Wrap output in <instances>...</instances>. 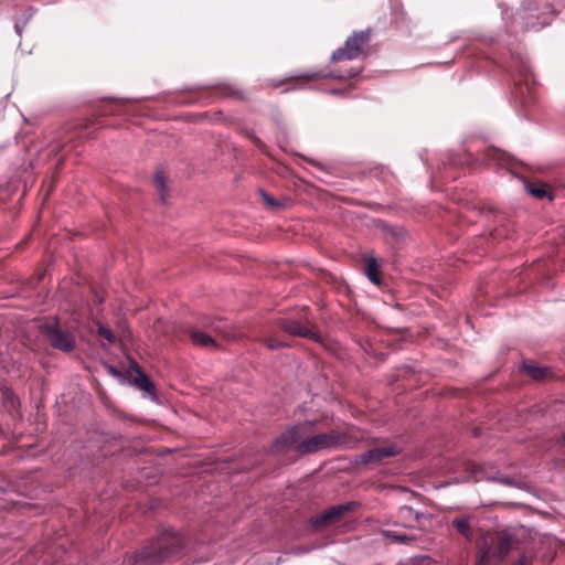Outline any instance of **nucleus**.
Wrapping results in <instances>:
<instances>
[{
	"label": "nucleus",
	"mask_w": 565,
	"mask_h": 565,
	"mask_svg": "<svg viewBox=\"0 0 565 565\" xmlns=\"http://www.w3.org/2000/svg\"><path fill=\"white\" fill-rule=\"evenodd\" d=\"M312 422H305L285 431L275 443L277 451L292 448L299 454H313L321 450L338 448L345 443L343 434L337 430L317 433Z\"/></svg>",
	"instance_id": "f257e3e1"
},
{
	"label": "nucleus",
	"mask_w": 565,
	"mask_h": 565,
	"mask_svg": "<svg viewBox=\"0 0 565 565\" xmlns=\"http://www.w3.org/2000/svg\"><path fill=\"white\" fill-rule=\"evenodd\" d=\"M177 533L170 531L163 534L159 542L152 544L143 548L142 551L136 553L134 555L132 562L138 563H149V564H158L168 562V555L170 554V550L168 548V543L177 540Z\"/></svg>",
	"instance_id": "f03ea898"
},
{
	"label": "nucleus",
	"mask_w": 565,
	"mask_h": 565,
	"mask_svg": "<svg viewBox=\"0 0 565 565\" xmlns=\"http://www.w3.org/2000/svg\"><path fill=\"white\" fill-rule=\"evenodd\" d=\"M488 544H499L501 550V561L518 546V539L514 534L502 531L497 533H483L477 541V548L479 551H486Z\"/></svg>",
	"instance_id": "7ed1b4c3"
},
{
	"label": "nucleus",
	"mask_w": 565,
	"mask_h": 565,
	"mask_svg": "<svg viewBox=\"0 0 565 565\" xmlns=\"http://www.w3.org/2000/svg\"><path fill=\"white\" fill-rule=\"evenodd\" d=\"M367 33L361 32L354 34L345 42L344 47L339 49L332 54V60H352L362 53L364 44L367 42Z\"/></svg>",
	"instance_id": "20e7f679"
},
{
	"label": "nucleus",
	"mask_w": 565,
	"mask_h": 565,
	"mask_svg": "<svg viewBox=\"0 0 565 565\" xmlns=\"http://www.w3.org/2000/svg\"><path fill=\"white\" fill-rule=\"evenodd\" d=\"M353 505V503H345L326 510L323 513L311 519L310 522L312 527L323 529L334 524L335 522L340 521L347 512L351 511Z\"/></svg>",
	"instance_id": "39448f33"
},
{
	"label": "nucleus",
	"mask_w": 565,
	"mask_h": 565,
	"mask_svg": "<svg viewBox=\"0 0 565 565\" xmlns=\"http://www.w3.org/2000/svg\"><path fill=\"white\" fill-rule=\"evenodd\" d=\"M399 452V449L395 446H385L383 448H375L362 454L356 459L358 463H371V462H380L384 458L392 457Z\"/></svg>",
	"instance_id": "423d86ee"
},
{
	"label": "nucleus",
	"mask_w": 565,
	"mask_h": 565,
	"mask_svg": "<svg viewBox=\"0 0 565 565\" xmlns=\"http://www.w3.org/2000/svg\"><path fill=\"white\" fill-rule=\"evenodd\" d=\"M47 338L54 348H58L63 351H71L74 347L73 337L58 329H49Z\"/></svg>",
	"instance_id": "0eeeda50"
},
{
	"label": "nucleus",
	"mask_w": 565,
	"mask_h": 565,
	"mask_svg": "<svg viewBox=\"0 0 565 565\" xmlns=\"http://www.w3.org/2000/svg\"><path fill=\"white\" fill-rule=\"evenodd\" d=\"M382 535L391 543L395 544L409 545L417 540V536L415 534L407 533L404 531H383Z\"/></svg>",
	"instance_id": "6e6552de"
},
{
	"label": "nucleus",
	"mask_w": 565,
	"mask_h": 565,
	"mask_svg": "<svg viewBox=\"0 0 565 565\" xmlns=\"http://www.w3.org/2000/svg\"><path fill=\"white\" fill-rule=\"evenodd\" d=\"M282 329L292 335H299L305 338H312L318 340V335L315 331L301 326L299 322L290 320L284 323Z\"/></svg>",
	"instance_id": "1a4fd4ad"
},
{
	"label": "nucleus",
	"mask_w": 565,
	"mask_h": 565,
	"mask_svg": "<svg viewBox=\"0 0 565 565\" xmlns=\"http://www.w3.org/2000/svg\"><path fill=\"white\" fill-rule=\"evenodd\" d=\"M501 547L499 544H488L486 551L478 550V557L481 562H501Z\"/></svg>",
	"instance_id": "9d476101"
},
{
	"label": "nucleus",
	"mask_w": 565,
	"mask_h": 565,
	"mask_svg": "<svg viewBox=\"0 0 565 565\" xmlns=\"http://www.w3.org/2000/svg\"><path fill=\"white\" fill-rule=\"evenodd\" d=\"M190 335H191L193 343L199 347L213 348L215 345L214 339L211 335H209L200 330L192 329L190 331Z\"/></svg>",
	"instance_id": "9b49d317"
},
{
	"label": "nucleus",
	"mask_w": 565,
	"mask_h": 565,
	"mask_svg": "<svg viewBox=\"0 0 565 565\" xmlns=\"http://www.w3.org/2000/svg\"><path fill=\"white\" fill-rule=\"evenodd\" d=\"M366 274L370 280L379 285L380 284V277H379V264L375 258L370 257L366 259Z\"/></svg>",
	"instance_id": "f8f14e48"
},
{
	"label": "nucleus",
	"mask_w": 565,
	"mask_h": 565,
	"mask_svg": "<svg viewBox=\"0 0 565 565\" xmlns=\"http://www.w3.org/2000/svg\"><path fill=\"white\" fill-rule=\"evenodd\" d=\"M524 369L526 373L534 380L543 379L546 373L545 369L533 364H524Z\"/></svg>",
	"instance_id": "ddd939ff"
},
{
	"label": "nucleus",
	"mask_w": 565,
	"mask_h": 565,
	"mask_svg": "<svg viewBox=\"0 0 565 565\" xmlns=\"http://www.w3.org/2000/svg\"><path fill=\"white\" fill-rule=\"evenodd\" d=\"M454 525L456 526V529L462 534L465 535L467 539H470V530H469V522L467 519L465 518H461V519H456L454 521Z\"/></svg>",
	"instance_id": "4468645a"
},
{
	"label": "nucleus",
	"mask_w": 565,
	"mask_h": 565,
	"mask_svg": "<svg viewBox=\"0 0 565 565\" xmlns=\"http://www.w3.org/2000/svg\"><path fill=\"white\" fill-rule=\"evenodd\" d=\"M154 185L158 191L161 193V200L164 201V192H166V177L162 172H157L154 175Z\"/></svg>",
	"instance_id": "2eb2a0df"
},
{
	"label": "nucleus",
	"mask_w": 565,
	"mask_h": 565,
	"mask_svg": "<svg viewBox=\"0 0 565 565\" xmlns=\"http://www.w3.org/2000/svg\"><path fill=\"white\" fill-rule=\"evenodd\" d=\"M526 189L530 194H532L533 196H535L537 199H543V198L547 196V190L543 185L529 184V185H526Z\"/></svg>",
	"instance_id": "dca6fc26"
},
{
	"label": "nucleus",
	"mask_w": 565,
	"mask_h": 565,
	"mask_svg": "<svg viewBox=\"0 0 565 565\" xmlns=\"http://www.w3.org/2000/svg\"><path fill=\"white\" fill-rule=\"evenodd\" d=\"M399 514L403 520H409L411 518H414L415 521H418L419 514L417 512H414L412 508L409 507H403L399 511Z\"/></svg>",
	"instance_id": "f3484780"
},
{
	"label": "nucleus",
	"mask_w": 565,
	"mask_h": 565,
	"mask_svg": "<svg viewBox=\"0 0 565 565\" xmlns=\"http://www.w3.org/2000/svg\"><path fill=\"white\" fill-rule=\"evenodd\" d=\"M98 333L100 337L106 339L109 343H114L116 340V338H115L114 333L110 331V329H108L104 326H99Z\"/></svg>",
	"instance_id": "a211bd4d"
},
{
	"label": "nucleus",
	"mask_w": 565,
	"mask_h": 565,
	"mask_svg": "<svg viewBox=\"0 0 565 565\" xmlns=\"http://www.w3.org/2000/svg\"><path fill=\"white\" fill-rule=\"evenodd\" d=\"M262 196H263V200L266 205H268L270 207L278 206V203L276 202V200L274 198H271L270 195H268L266 193H262Z\"/></svg>",
	"instance_id": "6ab92c4d"
},
{
	"label": "nucleus",
	"mask_w": 565,
	"mask_h": 565,
	"mask_svg": "<svg viewBox=\"0 0 565 565\" xmlns=\"http://www.w3.org/2000/svg\"><path fill=\"white\" fill-rule=\"evenodd\" d=\"M266 345L271 349V350H275V349H278V348H281L282 347V343H280L279 341H277L276 339H273V338H269L266 340Z\"/></svg>",
	"instance_id": "aec40b11"
},
{
	"label": "nucleus",
	"mask_w": 565,
	"mask_h": 565,
	"mask_svg": "<svg viewBox=\"0 0 565 565\" xmlns=\"http://www.w3.org/2000/svg\"><path fill=\"white\" fill-rule=\"evenodd\" d=\"M142 381H143V383H145V384L142 385V388L147 390V388H148V385H149V382H148V380H147L146 377H143V379H142Z\"/></svg>",
	"instance_id": "412c9836"
},
{
	"label": "nucleus",
	"mask_w": 565,
	"mask_h": 565,
	"mask_svg": "<svg viewBox=\"0 0 565 565\" xmlns=\"http://www.w3.org/2000/svg\"><path fill=\"white\" fill-rule=\"evenodd\" d=\"M502 482L505 483V484H514L510 479L505 478V479H502Z\"/></svg>",
	"instance_id": "4be33fe9"
},
{
	"label": "nucleus",
	"mask_w": 565,
	"mask_h": 565,
	"mask_svg": "<svg viewBox=\"0 0 565 565\" xmlns=\"http://www.w3.org/2000/svg\"><path fill=\"white\" fill-rule=\"evenodd\" d=\"M403 525H404V527H411V524H406V523H405V524H403Z\"/></svg>",
	"instance_id": "5701e85b"
},
{
	"label": "nucleus",
	"mask_w": 565,
	"mask_h": 565,
	"mask_svg": "<svg viewBox=\"0 0 565 565\" xmlns=\"http://www.w3.org/2000/svg\"><path fill=\"white\" fill-rule=\"evenodd\" d=\"M564 441H565V434H564Z\"/></svg>",
	"instance_id": "b1692460"
}]
</instances>
